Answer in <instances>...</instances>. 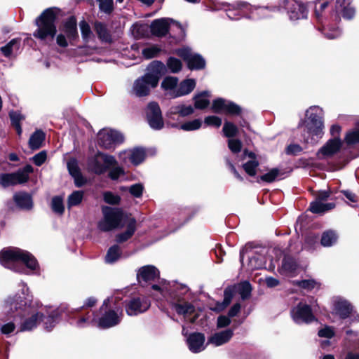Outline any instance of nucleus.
Returning <instances> with one entry per match:
<instances>
[{
    "label": "nucleus",
    "mask_w": 359,
    "mask_h": 359,
    "mask_svg": "<svg viewBox=\"0 0 359 359\" xmlns=\"http://www.w3.org/2000/svg\"><path fill=\"white\" fill-rule=\"evenodd\" d=\"M21 296L16 294L8 297L5 302V311L16 324L20 325V331H30L36 328L39 320L43 317L41 312L36 311L32 303V296L25 283H22Z\"/></svg>",
    "instance_id": "1"
},
{
    "label": "nucleus",
    "mask_w": 359,
    "mask_h": 359,
    "mask_svg": "<svg viewBox=\"0 0 359 359\" xmlns=\"http://www.w3.org/2000/svg\"><path fill=\"white\" fill-rule=\"evenodd\" d=\"M1 264L11 271L23 274H39L40 266L36 258L28 251L12 248L0 252Z\"/></svg>",
    "instance_id": "2"
},
{
    "label": "nucleus",
    "mask_w": 359,
    "mask_h": 359,
    "mask_svg": "<svg viewBox=\"0 0 359 359\" xmlns=\"http://www.w3.org/2000/svg\"><path fill=\"white\" fill-rule=\"evenodd\" d=\"M151 287L154 290L158 292L162 297L171 304L178 315H182L187 318L196 312L195 306L191 302L184 301L181 296L187 291L186 286L177 283H171L161 280L158 284L152 285Z\"/></svg>",
    "instance_id": "3"
},
{
    "label": "nucleus",
    "mask_w": 359,
    "mask_h": 359,
    "mask_svg": "<svg viewBox=\"0 0 359 359\" xmlns=\"http://www.w3.org/2000/svg\"><path fill=\"white\" fill-rule=\"evenodd\" d=\"M103 219L99 222L98 227L101 231H109L120 227L122 222L126 224L127 229L123 233L116 235L118 243H123L130 238L136 230V220L133 217L125 219L123 211L119 208L108 206L102 208Z\"/></svg>",
    "instance_id": "4"
},
{
    "label": "nucleus",
    "mask_w": 359,
    "mask_h": 359,
    "mask_svg": "<svg viewBox=\"0 0 359 359\" xmlns=\"http://www.w3.org/2000/svg\"><path fill=\"white\" fill-rule=\"evenodd\" d=\"M306 116L303 140L305 143L314 145L324 134L323 109L318 106H311L306 110Z\"/></svg>",
    "instance_id": "5"
},
{
    "label": "nucleus",
    "mask_w": 359,
    "mask_h": 359,
    "mask_svg": "<svg viewBox=\"0 0 359 359\" xmlns=\"http://www.w3.org/2000/svg\"><path fill=\"white\" fill-rule=\"evenodd\" d=\"M165 69V65L160 61H153L147 67V72L137 79L132 88V93L137 97H144L150 90L157 86Z\"/></svg>",
    "instance_id": "6"
},
{
    "label": "nucleus",
    "mask_w": 359,
    "mask_h": 359,
    "mask_svg": "<svg viewBox=\"0 0 359 359\" xmlns=\"http://www.w3.org/2000/svg\"><path fill=\"white\" fill-rule=\"evenodd\" d=\"M60 13L57 8L46 9L36 19L37 29L33 33V36L44 42L53 41L56 32L55 20Z\"/></svg>",
    "instance_id": "7"
},
{
    "label": "nucleus",
    "mask_w": 359,
    "mask_h": 359,
    "mask_svg": "<svg viewBox=\"0 0 359 359\" xmlns=\"http://www.w3.org/2000/svg\"><path fill=\"white\" fill-rule=\"evenodd\" d=\"M116 163L113 156L97 152L95 156L88 158V168L97 175H101Z\"/></svg>",
    "instance_id": "8"
},
{
    "label": "nucleus",
    "mask_w": 359,
    "mask_h": 359,
    "mask_svg": "<svg viewBox=\"0 0 359 359\" xmlns=\"http://www.w3.org/2000/svg\"><path fill=\"white\" fill-rule=\"evenodd\" d=\"M33 172V167L27 164L16 172L0 175V184L4 187L25 184L29 181V175Z\"/></svg>",
    "instance_id": "9"
},
{
    "label": "nucleus",
    "mask_w": 359,
    "mask_h": 359,
    "mask_svg": "<svg viewBox=\"0 0 359 359\" xmlns=\"http://www.w3.org/2000/svg\"><path fill=\"white\" fill-rule=\"evenodd\" d=\"M280 7L287 14L291 20H298L307 18L308 10L304 4L296 0H282Z\"/></svg>",
    "instance_id": "10"
},
{
    "label": "nucleus",
    "mask_w": 359,
    "mask_h": 359,
    "mask_svg": "<svg viewBox=\"0 0 359 359\" xmlns=\"http://www.w3.org/2000/svg\"><path fill=\"white\" fill-rule=\"evenodd\" d=\"M150 306V301L143 295L133 297L125 302V310L130 316L146 312Z\"/></svg>",
    "instance_id": "11"
},
{
    "label": "nucleus",
    "mask_w": 359,
    "mask_h": 359,
    "mask_svg": "<svg viewBox=\"0 0 359 359\" xmlns=\"http://www.w3.org/2000/svg\"><path fill=\"white\" fill-rule=\"evenodd\" d=\"M123 135L111 129H103L98 133V144L100 147L110 149L123 142Z\"/></svg>",
    "instance_id": "12"
},
{
    "label": "nucleus",
    "mask_w": 359,
    "mask_h": 359,
    "mask_svg": "<svg viewBox=\"0 0 359 359\" xmlns=\"http://www.w3.org/2000/svg\"><path fill=\"white\" fill-rule=\"evenodd\" d=\"M175 53L187 62L190 69H202L205 67V59L201 55L193 53L189 47L179 48Z\"/></svg>",
    "instance_id": "13"
},
{
    "label": "nucleus",
    "mask_w": 359,
    "mask_h": 359,
    "mask_svg": "<svg viewBox=\"0 0 359 359\" xmlns=\"http://www.w3.org/2000/svg\"><path fill=\"white\" fill-rule=\"evenodd\" d=\"M291 316L297 324H309L316 320L310 306L300 302L291 310Z\"/></svg>",
    "instance_id": "14"
},
{
    "label": "nucleus",
    "mask_w": 359,
    "mask_h": 359,
    "mask_svg": "<svg viewBox=\"0 0 359 359\" xmlns=\"http://www.w3.org/2000/svg\"><path fill=\"white\" fill-rule=\"evenodd\" d=\"M146 116L149 126L154 130H161L164 126L161 110L158 103L151 102L146 109Z\"/></svg>",
    "instance_id": "15"
},
{
    "label": "nucleus",
    "mask_w": 359,
    "mask_h": 359,
    "mask_svg": "<svg viewBox=\"0 0 359 359\" xmlns=\"http://www.w3.org/2000/svg\"><path fill=\"white\" fill-rule=\"evenodd\" d=\"M172 23L181 32H183L182 25L170 18H159L154 20L150 25V32L153 36L163 37L165 36L169 30L170 24Z\"/></svg>",
    "instance_id": "16"
},
{
    "label": "nucleus",
    "mask_w": 359,
    "mask_h": 359,
    "mask_svg": "<svg viewBox=\"0 0 359 359\" xmlns=\"http://www.w3.org/2000/svg\"><path fill=\"white\" fill-rule=\"evenodd\" d=\"M123 317V311L121 309L116 311L109 309L105 311L102 316L98 319L97 327L102 329H108L114 327L120 323Z\"/></svg>",
    "instance_id": "17"
},
{
    "label": "nucleus",
    "mask_w": 359,
    "mask_h": 359,
    "mask_svg": "<svg viewBox=\"0 0 359 359\" xmlns=\"http://www.w3.org/2000/svg\"><path fill=\"white\" fill-rule=\"evenodd\" d=\"M136 275L138 283L144 285L147 283H151L159 278L160 272L158 269L153 265H145L137 270Z\"/></svg>",
    "instance_id": "18"
},
{
    "label": "nucleus",
    "mask_w": 359,
    "mask_h": 359,
    "mask_svg": "<svg viewBox=\"0 0 359 359\" xmlns=\"http://www.w3.org/2000/svg\"><path fill=\"white\" fill-rule=\"evenodd\" d=\"M342 145V142L339 137H335L328 140L317 153L319 158L332 156L337 153Z\"/></svg>",
    "instance_id": "19"
},
{
    "label": "nucleus",
    "mask_w": 359,
    "mask_h": 359,
    "mask_svg": "<svg viewBox=\"0 0 359 359\" xmlns=\"http://www.w3.org/2000/svg\"><path fill=\"white\" fill-rule=\"evenodd\" d=\"M205 336L202 333L195 332L191 334L187 339L189 350L194 353H200L205 348Z\"/></svg>",
    "instance_id": "20"
},
{
    "label": "nucleus",
    "mask_w": 359,
    "mask_h": 359,
    "mask_svg": "<svg viewBox=\"0 0 359 359\" xmlns=\"http://www.w3.org/2000/svg\"><path fill=\"white\" fill-rule=\"evenodd\" d=\"M233 336V330L232 329H226L212 334L208 338V343L215 346H219L229 342Z\"/></svg>",
    "instance_id": "21"
},
{
    "label": "nucleus",
    "mask_w": 359,
    "mask_h": 359,
    "mask_svg": "<svg viewBox=\"0 0 359 359\" xmlns=\"http://www.w3.org/2000/svg\"><path fill=\"white\" fill-rule=\"evenodd\" d=\"M353 309L352 305L346 299L338 298L334 302V311L341 319L348 318Z\"/></svg>",
    "instance_id": "22"
},
{
    "label": "nucleus",
    "mask_w": 359,
    "mask_h": 359,
    "mask_svg": "<svg viewBox=\"0 0 359 359\" xmlns=\"http://www.w3.org/2000/svg\"><path fill=\"white\" fill-rule=\"evenodd\" d=\"M243 159L246 160V162L243 165L244 170L249 175L255 176L259 165V162L257 160L255 154L252 151L245 150L243 152Z\"/></svg>",
    "instance_id": "23"
},
{
    "label": "nucleus",
    "mask_w": 359,
    "mask_h": 359,
    "mask_svg": "<svg viewBox=\"0 0 359 359\" xmlns=\"http://www.w3.org/2000/svg\"><path fill=\"white\" fill-rule=\"evenodd\" d=\"M67 168L69 174L74 177L75 185L77 187H81L86 184V180L81 173L76 159L72 158L67 162Z\"/></svg>",
    "instance_id": "24"
},
{
    "label": "nucleus",
    "mask_w": 359,
    "mask_h": 359,
    "mask_svg": "<svg viewBox=\"0 0 359 359\" xmlns=\"http://www.w3.org/2000/svg\"><path fill=\"white\" fill-rule=\"evenodd\" d=\"M13 200L16 205L23 210H31L33 207L32 196L26 192L20 191L15 194Z\"/></svg>",
    "instance_id": "25"
},
{
    "label": "nucleus",
    "mask_w": 359,
    "mask_h": 359,
    "mask_svg": "<svg viewBox=\"0 0 359 359\" xmlns=\"http://www.w3.org/2000/svg\"><path fill=\"white\" fill-rule=\"evenodd\" d=\"M239 10L244 11H249L250 13V16L249 18H265L269 16L268 13L269 12V10L266 7H255L252 6L247 3H241L239 4Z\"/></svg>",
    "instance_id": "26"
},
{
    "label": "nucleus",
    "mask_w": 359,
    "mask_h": 359,
    "mask_svg": "<svg viewBox=\"0 0 359 359\" xmlns=\"http://www.w3.org/2000/svg\"><path fill=\"white\" fill-rule=\"evenodd\" d=\"M196 86V81L193 79H185L177 86L172 93V97H182L189 94Z\"/></svg>",
    "instance_id": "27"
},
{
    "label": "nucleus",
    "mask_w": 359,
    "mask_h": 359,
    "mask_svg": "<svg viewBox=\"0 0 359 359\" xmlns=\"http://www.w3.org/2000/svg\"><path fill=\"white\" fill-rule=\"evenodd\" d=\"M94 30L102 42L111 43L112 37L107 25L101 22H95L94 24Z\"/></svg>",
    "instance_id": "28"
},
{
    "label": "nucleus",
    "mask_w": 359,
    "mask_h": 359,
    "mask_svg": "<svg viewBox=\"0 0 359 359\" xmlns=\"http://www.w3.org/2000/svg\"><path fill=\"white\" fill-rule=\"evenodd\" d=\"M334 208V203H324V201H313L310 204L309 210L313 213L323 214Z\"/></svg>",
    "instance_id": "29"
},
{
    "label": "nucleus",
    "mask_w": 359,
    "mask_h": 359,
    "mask_svg": "<svg viewBox=\"0 0 359 359\" xmlns=\"http://www.w3.org/2000/svg\"><path fill=\"white\" fill-rule=\"evenodd\" d=\"M298 267L297 262L291 257H285L279 269V272L283 275H290L294 273Z\"/></svg>",
    "instance_id": "30"
},
{
    "label": "nucleus",
    "mask_w": 359,
    "mask_h": 359,
    "mask_svg": "<svg viewBox=\"0 0 359 359\" xmlns=\"http://www.w3.org/2000/svg\"><path fill=\"white\" fill-rule=\"evenodd\" d=\"M20 39L15 38L11 40L6 45L1 48V53L6 57H11L18 52L20 47Z\"/></svg>",
    "instance_id": "31"
},
{
    "label": "nucleus",
    "mask_w": 359,
    "mask_h": 359,
    "mask_svg": "<svg viewBox=\"0 0 359 359\" xmlns=\"http://www.w3.org/2000/svg\"><path fill=\"white\" fill-rule=\"evenodd\" d=\"M133 36L136 39L148 36L150 32V25L147 24L135 23L131 27Z\"/></svg>",
    "instance_id": "32"
},
{
    "label": "nucleus",
    "mask_w": 359,
    "mask_h": 359,
    "mask_svg": "<svg viewBox=\"0 0 359 359\" xmlns=\"http://www.w3.org/2000/svg\"><path fill=\"white\" fill-rule=\"evenodd\" d=\"M210 96L209 91H203L201 93L196 95L194 97V106L196 109H203L206 108L210 101L208 97Z\"/></svg>",
    "instance_id": "33"
},
{
    "label": "nucleus",
    "mask_w": 359,
    "mask_h": 359,
    "mask_svg": "<svg viewBox=\"0 0 359 359\" xmlns=\"http://www.w3.org/2000/svg\"><path fill=\"white\" fill-rule=\"evenodd\" d=\"M338 239V236L335 231L328 230L323 233L320 244L325 248L331 247L334 245Z\"/></svg>",
    "instance_id": "34"
},
{
    "label": "nucleus",
    "mask_w": 359,
    "mask_h": 359,
    "mask_svg": "<svg viewBox=\"0 0 359 359\" xmlns=\"http://www.w3.org/2000/svg\"><path fill=\"white\" fill-rule=\"evenodd\" d=\"M45 139V134L41 130L35 131L30 137L29 140V147L33 149H39Z\"/></svg>",
    "instance_id": "35"
},
{
    "label": "nucleus",
    "mask_w": 359,
    "mask_h": 359,
    "mask_svg": "<svg viewBox=\"0 0 359 359\" xmlns=\"http://www.w3.org/2000/svg\"><path fill=\"white\" fill-rule=\"evenodd\" d=\"M178 79L175 76H167L161 83V87L172 97V93L177 88Z\"/></svg>",
    "instance_id": "36"
},
{
    "label": "nucleus",
    "mask_w": 359,
    "mask_h": 359,
    "mask_svg": "<svg viewBox=\"0 0 359 359\" xmlns=\"http://www.w3.org/2000/svg\"><path fill=\"white\" fill-rule=\"evenodd\" d=\"M194 109L191 105L178 104L172 106L170 109V114H179L181 116H187L194 113Z\"/></svg>",
    "instance_id": "37"
},
{
    "label": "nucleus",
    "mask_w": 359,
    "mask_h": 359,
    "mask_svg": "<svg viewBox=\"0 0 359 359\" xmlns=\"http://www.w3.org/2000/svg\"><path fill=\"white\" fill-rule=\"evenodd\" d=\"M161 51L162 48L160 46L153 44L147 46L142 48V54L145 59L149 60L157 57Z\"/></svg>",
    "instance_id": "38"
},
{
    "label": "nucleus",
    "mask_w": 359,
    "mask_h": 359,
    "mask_svg": "<svg viewBox=\"0 0 359 359\" xmlns=\"http://www.w3.org/2000/svg\"><path fill=\"white\" fill-rule=\"evenodd\" d=\"M121 255L120 247L118 245H114L108 250L105 256V262L108 264H113L121 257Z\"/></svg>",
    "instance_id": "39"
},
{
    "label": "nucleus",
    "mask_w": 359,
    "mask_h": 359,
    "mask_svg": "<svg viewBox=\"0 0 359 359\" xmlns=\"http://www.w3.org/2000/svg\"><path fill=\"white\" fill-rule=\"evenodd\" d=\"M64 32L69 39H74L77 37L76 22L74 18H71L65 22Z\"/></svg>",
    "instance_id": "40"
},
{
    "label": "nucleus",
    "mask_w": 359,
    "mask_h": 359,
    "mask_svg": "<svg viewBox=\"0 0 359 359\" xmlns=\"http://www.w3.org/2000/svg\"><path fill=\"white\" fill-rule=\"evenodd\" d=\"M145 156V151L142 148H135L133 149L129 154V158L131 163L135 165H137L142 163Z\"/></svg>",
    "instance_id": "41"
},
{
    "label": "nucleus",
    "mask_w": 359,
    "mask_h": 359,
    "mask_svg": "<svg viewBox=\"0 0 359 359\" xmlns=\"http://www.w3.org/2000/svg\"><path fill=\"white\" fill-rule=\"evenodd\" d=\"M59 313L57 311H53L49 316H43L41 319L43 322L44 329L50 331L58 322Z\"/></svg>",
    "instance_id": "42"
},
{
    "label": "nucleus",
    "mask_w": 359,
    "mask_h": 359,
    "mask_svg": "<svg viewBox=\"0 0 359 359\" xmlns=\"http://www.w3.org/2000/svg\"><path fill=\"white\" fill-rule=\"evenodd\" d=\"M79 27L82 39L85 42L88 43L94 39V34L91 31L90 25L86 21H81L79 22Z\"/></svg>",
    "instance_id": "43"
},
{
    "label": "nucleus",
    "mask_w": 359,
    "mask_h": 359,
    "mask_svg": "<svg viewBox=\"0 0 359 359\" xmlns=\"http://www.w3.org/2000/svg\"><path fill=\"white\" fill-rule=\"evenodd\" d=\"M265 259L259 254L253 255L249 257L248 266L251 270L258 269L264 266Z\"/></svg>",
    "instance_id": "44"
},
{
    "label": "nucleus",
    "mask_w": 359,
    "mask_h": 359,
    "mask_svg": "<svg viewBox=\"0 0 359 359\" xmlns=\"http://www.w3.org/2000/svg\"><path fill=\"white\" fill-rule=\"evenodd\" d=\"M83 198V191H74L69 196L67 199V208L69 209L72 207L79 205Z\"/></svg>",
    "instance_id": "45"
},
{
    "label": "nucleus",
    "mask_w": 359,
    "mask_h": 359,
    "mask_svg": "<svg viewBox=\"0 0 359 359\" xmlns=\"http://www.w3.org/2000/svg\"><path fill=\"white\" fill-rule=\"evenodd\" d=\"M282 173L278 168H273L270 170L267 173L260 176V180L271 183L276 180L282 179Z\"/></svg>",
    "instance_id": "46"
},
{
    "label": "nucleus",
    "mask_w": 359,
    "mask_h": 359,
    "mask_svg": "<svg viewBox=\"0 0 359 359\" xmlns=\"http://www.w3.org/2000/svg\"><path fill=\"white\" fill-rule=\"evenodd\" d=\"M93 313L88 312L85 316H79L78 320L74 323L77 327H85L95 321V318H92Z\"/></svg>",
    "instance_id": "47"
},
{
    "label": "nucleus",
    "mask_w": 359,
    "mask_h": 359,
    "mask_svg": "<svg viewBox=\"0 0 359 359\" xmlns=\"http://www.w3.org/2000/svg\"><path fill=\"white\" fill-rule=\"evenodd\" d=\"M201 126V120L196 118L182 123L180 125V128L184 131H192L199 129Z\"/></svg>",
    "instance_id": "48"
},
{
    "label": "nucleus",
    "mask_w": 359,
    "mask_h": 359,
    "mask_svg": "<svg viewBox=\"0 0 359 359\" xmlns=\"http://www.w3.org/2000/svg\"><path fill=\"white\" fill-rule=\"evenodd\" d=\"M252 287L251 285L247 282L244 281L239 284L238 285V293L240 294L242 299H246L250 297L251 294Z\"/></svg>",
    "instance_id": "49"
},
{
    "label": "nucleus",
    "mask_w": 359,
    "mask_h": 359,
    "mask_svg": "<svg viewBox=\"0 0 359 359\" xmlns=\"http://www.w3.org/2000/svg\"><path fill=\"white\" fill-rule=\"evenodd\" d=\"M51 208L54 212L62 215L65 210L62 198L60 196L53 197L51 201Z\"/></svg>",
    "instance_id": "50"
},
{
    "label": "nucleus",
    "mask_w": 359,
    "mask_h": 359,
    "mask_svg": "<svg viewBox=\"0 0 359 359\" xmlns=\"http://www.w3.org/2000/svg\"><path fill=\"white\" fill-rule=\"evenodd\" d=\"M99 4L100 10L106 13L110 14L114 10L113 0H97Z\"/></svg>",
    "instance_id": "51"
},
{
    "label": "nucleus",
    "mask_w": 359,
    "mask_h": 359,
    "mask_svg": "<svg viewBox=\"0 0 359 359\" xmlns=\"http://www.w3.org/2000/svg\"><path fill=\"white\" fill-rule=\"evenodd\" d=\"M223 132L226 137H232L238 133V128L231 122L226 121L223 126Z\"/></svg>",
    "instance_id": "52"
},
{
    "label": "nucleus",
    "mask_w": 359,
    "mask_h": 359,
    "mask_svg": "<svg viewBox=\"0 0 359 359\" xmlns=\"http://www.w3.org/2000/svg\"><path fill=\"white\" fill-rule=\"evenodd\" d=\"M167 66L172 73H177L182 69V62L180 60L170 57L167 61Z\"/></svg>",
    "instance_id": "53"
},
{
    "label": "nucleus",
    "mask_w": 359,
    "mask_h": 359,
    "mask_svg": "<svg viewBox=\"0 0 359 359\" xmlns=\"http://www.w3.org/2000/svg\"><path fill=\"white\" fill-rule=\"evenodd\" d=\"M345 142L347 144H355L359 142V129L349 131L345 137Z\"/></svg>",
    "instance_id": "54"
},
{
    "label": "nucleus",
    "mask_w": 359,
    "mask_h": 359,
    "mask_svg": "<svg viewBox=\"0 0 359 359\" xmlns=\"http://www.w3.org/2000/svg\"><path fill=\"white\" fill-rule=\"evenodd\" d=\"M337 12L341 14L343 18L347 20L352 19L355 15V9L351 4L339 9Z\"/></svg>",
    "instance_id": "55"
},
{
    "label": "nucleus",
    "mask_w": 359,
    "mask_h": 359,
    "mask_svg": "<svg viewBox=\"0 0 359 359\" xmlns=\"http://www.w3.org/2000/svg\"><path fill=\"white\" fill-rule=\"evenodd\" d=\"M104 201L109 204L116 205L120 202V197L110 191H106L103 194Z\"/></svg>",
    "instance_id": "56"
},
{
    "label": "nucleus",
    "mask_w": 359,
    "mask_h": 359,
    "mask_svg": "<svg viewBox=\"0 0 359 359\" xmlns=\"http://www.w3.org/2000/svg\"><path fill=\"white\" fill-rule=\"evenodd\" d=\"M227 101L222 98H218L213 101L212 109L213 111L218 113L221 111H224Z\"/></svg>",
    "instance_id": "57"
},
{
    "label": "nucleus",
    "mask_w": 359,
    "mask_h": 359,
    "mask_svg": "<svg viewBox=\"0 0 359 359\" xmlns=\"http://www.w3.org/2000/svg\"><path fill=\"white\" fill-rule=\"evenodd\" d=\"M327 1H321L320 0L315 3V14L316 18L320 20L322 16L323 12L327 7Z\"/></svg>",
    "instance_id": "58"
},
{
    "label": "nucleus",
    "mask_w": 359,
    "mask_h": 359,
    "mask_svg": "<svg viewBox=\"0 0 359 359\" xmlns=\"http://www.w3.org/2000/svg\"><path fill=\"white\" fill-rule=\"evenodd\" d=\"M228 147L233 153H238L241 150L242 142L237 139H229Z\"/></svg>",
    "instance_id": "59"
},
{
    "label": "nucleus",
    "mask_w": 359,
    "mask_h": 359,
    "mask_svg": "<svg viewBox=\"0 0 359 359\" xmlns=\"http://www.w3.org/2000/svg\"><path fill=\"white\" fill-rule=\"evenodd\" d=\"M144 187L142 184H135L129 187V192L135 197L139 198L142 195Z\"/></svg>",
    "instance_id": "60"
},
{
    "label": "nucleus",
    "mask_w": 359,
    "mask_h": 359,
    "mask_svg": "<svg viewBox=\"0 0 359 359\" xmlns=\"http://www.w3.org/2000/svg\"><path fill=\"white\" fill-rule=\"evenodd\" d=\"M204 122L208 126L219 128L222 125V119L216 116H209L205 118Z\"/></svg>",
    "instance_id": "61"
},
{
    "label": "nucleus",
    "mask_w": 359,
    "mask_h": 359,
    "mask_svg": "<svg viewBox=\"0 0 359 359\" xmlns=\"http://www.w3.org/2000/svg\"><path fill=\"white\" fill-rule=\"evenodd\" d=\"M241 111V107L233 102L227 101L224 111L231 114H239Z\"/></svg>",
    "instance_id": "62"
},
{
    "label": "nucleus",
    "mask_w": 359,
    "mask_h": 359,
    "mask_svg": "<svg viewBox=\"0 0 359 359\" xmlns=\"http://www.w3.org/2000/svg\"><path fill=\"white\" fill-rule=\"evenodd\" d=\"M324 34L329 39H334L339 37L341 35V30L339 28H324Z\"/></svg>",
    "instance_id": "63"
},
{
    "label": "nucleus",
    "mask_w": 359,
    "mask_h": 359,
    "mask_svg": "<svg viewBox=\"0 0 359 359\" xmlns=\"http://www.w3.org/2000/svg\"><path fill=\"white\" fill-rule=\"evenodd\" d=\"M47 157L46 153L44 151H42L32 157V161L34 164L37 166L41 165L46 161Z\"/></svg>",
    "instance_id": "64"
}]
</instances>
